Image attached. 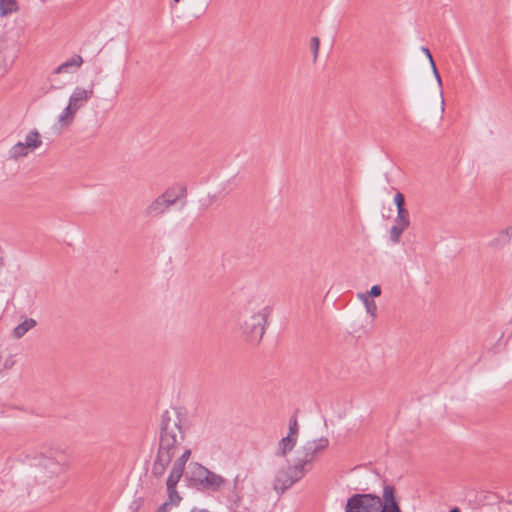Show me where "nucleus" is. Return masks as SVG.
Segmentation results:
<instances>
[{
    "mask_svg": "<svg viewBox=\"0 0 512 512\" xmlns=\"http://www.w3.org/2000/svg\"><path fill=\"white\" fill-rule=\"evenodd\" d=\"M186 418L178 410L172 413L165 411L161 416L159 446L156 457L151 468V475L157 479L161 478L176 449L185 439Z\"/></svg>",
    "mask_w": 512,
    "mask_h": 512,
    "instance_id": "f257e3e1",
    "label": "nucleus"
},
{
    "mask_svg": "<svg viewBox=\"0 0 512 512\" xmlns=\"http://www.w3.org/2000/svg\"><path fill=\"white\" fill-rule=\"evenodd\" d=\"M272 309L260 297L246 300L238 311V324L245 341L259 344L266 330Z\"/></svg>",
    "mask_w": 512,
    "mask_h": 512,
    "instance_id": "f03ea898",
    "label": "nucleus"
},
{
    "mask_svg": "<svg viewBox=\"0 0 512 512\" xmlns=\"http://www.w3.org/2000/svg\"><path fill=\"white\" fill-rule=\"evenodd\" d=\"M38 481L52 494L58 493L67 483L66 470L69 467L63 451H50L39 462Z\"/></svg>",
    "mask_w": 512,
    "mask_h": 512,
    "instance_id": "7ed1b4c3",
    "label": "nucleus"
},
{
    "mask_svg": "<svg viewBox=\"0 0 512 512\" xmlns=\"http://www.w3.org/2000/svg\"><path fill=\"white\" fill-rule=\"evenodd\" d=\"M307 472L308 469H303L300 464L295 462L286 469L278 471L273 481V489L278 495H281L301 480Z\"/></svg>",
    "mask_w": 512,
    "mask_h": 512,
    "instance_id": "20e7f679",
    "label": "nucleus"
},
{
    "mask_svg": "<svg viewBox=\"0 0 512 512\" xmlns=\"http://www.w3.org/2000/svg\"><path fill=\"white\" fill-rule=\"evenodd\" d=\"M381 496L374 493H355L346 502L345 512H379Z\"/></svg>",
    "mask_w": 512,
    "mask_h": 512,
    "instance_id": "39448f33",
    "label": "nucleus"
},
{
    "mask_svg": "<svg viewBox=\"0 0 512 512\" xmlns=\"http://www.w3.org/2000/svg\"><path fill=\"white\" fill-rule=\"evenodd\" d=\"M328 445L329 440L326 437L308 441L302 446L301 456H298L295 462L300 464L303 469H307V467L314 461L317 455L324 451ZM309 469L310 468H308V470Z\"/></svg>",
    "mask_w": 512,
    "mask_h": 512,
    "instance_id": "423d86ee",
    "label": "nucleus"
},
{
    "mask_svg": "<svg viewBox=\"0 0 512 512\" xmlns=\"http://www.w3.org/2000/svg\"><path fill=\"white\" fill-rule=\"evenodd\" d=\"M381 508L379 512H402L396 488L391 484H385L382 489Z\"/></svg>",
    "mask_w": 512,
    "mask_h": 512,
    "instance_id": "0eeeda50",
    "label": "nucleus"
},
{
    "mask_svg": "<svg viewBox=\"0 0 512 512\" xmlns=\"http://www.w3.org/2000/svg\"><path fill=\"white\" fill-rule=\"evenodd\" d=\"M226 482L227 481L224 477L208 469L198 487V490L218 492Z\"/></svg>",
    "mask_w": 512,
    "mask_h": 512,
    "instance_id": "6e6552de",
    "label": "nucleus"
},
{
    "mask_svg": "<svg viewBox=\"0 0 512 512\" xmlns=\"http://www.w3.org/2000/svg\"><path fill=\"white\" fill-rule=\"evenodd\" d=\"M207 470V467L198 462L190 463L189 470L185 474V479L188 482V485L192 488L198 489Z\"/></svg>",
    "mask_w": 512,
    "mask_h": 512,
    "instance_id": "1a4fd4ad",
    "label": "nucleus"
},
{
    "mask_svg": "<svg viewBox=\"0 0 512 512\" xmlns=\"http://www.w3.org/2000/svg\"><path fill=\"white\" fill-rule=\"evenodd\" d=\"M93 94V85H91L88 89L76 87L70 95L68 103L78 111L91 99Z\"/></svg>",
    "mask_w": 512,
    "mask_h": 512,
    "instance_id": "9d476101",
    "label": "nucleus"
},
{
    "mask_svg": "<svg viewBox=\"0 0 512 512\" xmlns=\"http://www.w3.org/2000/svg\"><path fill=\"white\" fill-rule=\"evenodd\" d=\"M180 476H175L173 474L168 475V478L166 480V487H167V493H168V501L171 502L172 505L177 506L181 501V496L179 495L176 487L178 482L180 481Z\"/></svg>",
    "mask_w": 512,
    "mask_h": 512,
    "instance_id": "9b49d317",
    "label": "nucleus"
},
{
    "mask_svg": "<svg viewBox=\"0 0 512 512\" xmlns=\"http://www.w3.org/2000/svg\"><path fill=\"white\" fill-rule=\"evenodd\" d=\"M170 205L162 198L158 196L145 210V214L148 217H157L162 215Z\"/></svg>",
    "mask_w": 512,
    "mask_h": 512,
    "instance_id": "f8f14e48",
    "label": "nucleus"
},
{
    "mask_svg": "<svg viewBox=\"0 0 512 512\" xmlns=\"http://www.w3.org/2000/svg\"><path fill=\"white\" fill-rule=\"evenodd\" d=\"M190 456L191 449H185L181 456L174 461L170 474L182 477L184 474L186 463L189 460Z\"/></svg>",
    "mask_w": 512,
    "mask_h": 512,
    "instance_id": "ddd939ff",
    "label": "nucleus"
},
{
    "mask_svg": "<svg viewBox=\"0 0 512 512\" xmlns=\"http://www.w3.org/2000/svg\"><path fill=\"white\" fill-rule=\"evenodd\" d=\"M297 443V437L286 436L278 442V448L275 452L276 456L285 457L290 451L293 450Z\"/></svg>",
    "mask_w": 512,
    "mask_h": 512,
    "instance_id": "4468645a",
    "label": "nucleus"
},
{
    "mask_svg": "<svg viewBox=\"0 0 512 512\" xmlns=\"http://www.w3.org/2000/svg\"><path fill=\"white\" fill-rule=\"evenodd\" d=\"M187 189L185 186L181 185L179 187V193L176 192V188H168L164 193L161 194L162 198L166 200V202L172 206L174 205L179 199L186 196Z\"/></svg>",
    "mask_w": 512,
    "mask_h": 512,
    "instance_id": "2eb2a0df",
    "label": "nucleus"
},
{
    "mask_svg": "<svg viewBox=\"0 0 512 512\" xmlns=\"http://www.w3.org/2000/svg\"><path fill=\"white\" fill-rule=\"evenodd\" d=\"M37 325V322L33 318H25V320L18 324L12 332V336L15 339L22 338L29 330L34 328Z\"/></svg>",
    "mask_w": 512,
    "mask_h": 512,
    "instance_id": "dca6fc26",
    "label": "nucleus"
},
{
    "mask_svg": "<svg viewBox=\"0 0 512 512\" xmlns=\"http://www.w3.org/2000/svg\"><path fill=\"white\" fill-rule=\"evenodd\" d=\"M82 63H83V58L80 55H74L70 59H68L61 65H59L54 70V73L55 74L67 73L70 71L69 70L70 68H78L82 65Z\"/></svg>",
    "mask_w": 512,
    "mask_h": 512,
    "instance_id": "f3484780",
    "label": "nucleus"
},
{
    "mask_svg": "<svg viewBox=\"0 0 512 512\" xmlns=\"http://www.w3.org/2000/svg\"><path fill=\"white\" fill-rule=\"evenodd\" d=\"M511 238L512 237L510 236L509 231L503 229L498 233V235L494 239H492L488 243V245L489 247L494 249H501L510 243Z\"/></svg>",
    "mask_w": 512,
    "mask_h": 512,
    "instance_id": "a211bd4d",
    "label": "nucleus"
},
{
    "mask_svg": "<svg viewBox=\"0 0 512 512\" xmlns=\"http://www.w3.org/2000/svg\"><path fill=\"white\" fill-rule=\"evenodd\" d=\"M31 150L23 143L18 142L9 149V158L18 160L19 158L25 157Z\"/></svg>",
    "mask_w": 512,
    "mask_h": 512,
    "instance_id": "6ab92c4d",
    "label": "nucleus"
},
{
    "mask_svg": "<svg viewBox=\"0 0 512 512\" xmlns=\"http://www.w3.org/2000/svg\"><path fill=\"white\" fill-rule=\"evenodd\" d=\"M30 150H35L42 145V140L40 133L33 129L31 130L25 137V141L23 142Z\"/></svg>",
    "mask_w": 512,
    "mask_h": 512,
    "instance_id": "aec40b11",
    "label": "nucleus"
},
{
    "mask_svg": "<svg viewBox=\"0 0 512 512\" xmlns=\"http://www.w3.org/2000/svg\"><path fill=\"white\" fill-rule=\"evenodd\" d=\"M359 298L362 300L365 308H366V312L372 317V318H376L377 316V305L375 303V301L363 294H359Z\"/></svg>",
    "mask_w": 512,
    "mask_h": 512,
    "instance_id": "412c9836",
    "label": "nucleus"
},
{
    "mask_svg": "<svg viewBox=\"0 0 512 512\" xmlns=\"http://www.w3.org/2000/svg\"><path fill=\"white\" fill-rule=\"evenodd\" d=\"M17 10L16 0H0V15L5 16Z\"/></svg>",
    "mask_w": 512,
    "mask_h": 512,
    "instance_id": "4be33fe9",
    "label": "nucleus"
},
{
    "mask_svg": "<svg viewBox=\"0 0 512 512\" xmlns=\"http://www.w3.org/2000/svg\"><path fill=\"white\" fill-rule=\"evenodd\" d=\"M395 223L399 224L401 226H404L406 228L409 227L410 217H409V211L406 208L397 210V216L395 218Z\"/></svg>",
    "mask_w": 512,
    "mask_h": 512,
    "instance_id": "5701e85b",
    "label": "nucleus"
},
{
    "mask_svg": "<svg viewBox=\"0 0 512 512\" xmlns=\"http://www.w3.org/2000/svg\"><path fill=\"white\" fill-rule=\"evenodd\" d=\"M77 110L69 103L59 115V121L64 123H71Z\"/></svg>",
    "mask_w": 512,
    "mask_h": 512,
    "instance_id": "b1692460",
    "label": "nucleus"
},
{
    "mask_svg": "<svg viewBox=\"0 0 512 512\" xmlns=\"http://www.w3.org/2000/svg\"><path fill=\"white\" fill-rule=\"evenodd\" d=\"M405 229L407 228L395 223L390 229V240L393 243H398Z\"/></svg>",
    "mask_w": 512,
    "mask_h": 512,
    "instance_id": "393cba45",
    "label": "nucleus"
},
{
    "mask_svg": "<svg viewBox=\"0 0 512 512\" xmlns=\"http://www.w3.org/2000/svg\"><path fill=\"white\" fill-rule=\"evenodd\" d=\"M298 420L296 415H292L289 419V432L287 436L297 437L298 434Z\"/></svg>",
    "mask_w": 512,
    "mask_h": 512,
    "instance_id": "a878e982",
    "label": "nucleus"
},
{
    "mask_svg": "<svg viewBox=\"0 0 512 512\" xmlns=\"http://www.w3.org/2000/svg\"><path fill=\"white\" fill-rule=\"evenodd\" d=\"M320 40L318 37H312L310 42L311 51L313 53V61L316 62L319 53Z\"/></svg>",
    "mask_w": 512,
    "mask_h": 512,
    "instance_id": "bb28decb",
    "label": "nucleus"
},
{
    "mask_svg": "<svg viewBox=\"0 0 512 512\" xmlns=\"http://www.w3.org/2000/svg\"><path fill=\"white\" fill-rule=\"evenodd\" d=\"M394 203L397 210L405 208V197L401 192H397L394 196Z\"/></svg>",
    "mask_w": 512,
    "mask_h": 512,
    "instance_id": "cd10ccee",
    "label": "nucleus"
},
{
    "mask_svg": "<svg viewBox=\"0 0 512 512\" xmlns=\"http://www.w3.org/2000/svg\"><path fill=\"white\" fill-rule=\"evenodd\" d=\"M365 296L371 298V297H378L381 295V287L379 285H373L369 291H367Z\"/></svg>",
    "mask_w": 512,
    "mask_h": 512,
    "instance_id": "c85d7f7f",
    "label": "nucleus"
},
{
    "mask_svg": "<svg viewBox=\"0 0 512 512\" xmlns=\"http://www.w3.org/2000/svg\"><path fill=\"white\" fill-rule=\"evenodd\" d=\"M171 502H164L161 504L155 512H169L172 508Z\"/></svg>",
    "mask_w": 512,
    "mask_h": 512,
    "instance_id": "c756f323",
    "label": "nucleus"
},
{
    "mask_svg": "<svg viewBox=\"0 0 512 512\" xmlns=\"http://www.w3.org/2000/svg\"><path fill=\"white\" fill-rule=\"evenodd\" d=\"M422 52L427 56L429 62H430V65L431 66H434V59H433V56L430 52V50L427 48V47H422Z\"/></svg>",
    "mask_w": 512,
    "mask_h": 512,
    "instance_id": "7c9ffc66",
    "label": "nucleus"
},
{
    "mask_svg": "<svg viewBox=\"0 0 512 512\" xmlns=\"http://www.w3.org/2000/svg\"><path fill=\"white\" fill-rule=\"evenodd\" d=\"M431 68H432L433 74H434L438 84L441 85L442 81H441L440 74L437 70L436 64L434 63V66H431Z\"/></svg>",
    "mask_w": 512,
    "mask_h": 512,
    "instance_id": "2f4dec72",
    "label": "nucleus"
},
{
    "mask_svg": "<svg viewBox=\"0 0 512 512\" xmlns=\"http://www.w3.org/2000/svg\"><path fill=\"white\" fill-rule=\"evenodd\" d=\"M14 365V361L12 358H8L5 360L4 364H3V368L4 369H11Z\"/></svg>",
    "mask_w": 512,
    "mask_h": 512,
    "instance_id": "473e14b6",
    "label": "nucleus"
},
{
    "mask_svg": "<svg viewBox=\"0 0 512 512\" xmlns=\"http://www.w3.org/2000/svg\"><path fill=\"white\" fill-rule=\"evenodd\" d=\"M449 512H461L460 508L455 506V507H452Z\"/></svg>",
    "mask_w": 512,
    "mask_h": 512,
    "instance_id": "72a5a7b5",
    "label": "nucleus"
},
{
    "mask_svg": "<svg viewBox=\"0 0 512 512\" xmlns=\"http://www.w3.org/2000/svg\"><path fill=\"white\" fill-rule=\"evenodd\" d=\"M5 265V260L0 256V269Z\"/></svg>",
    "mask_w": 512,
    "mask_h": 512,
    "instance_id": "f704fd0d",
    "label": "nucleus"
},
{
    "mask_svg": "<svg viewBox=\"0 0 512 512\" xmlns=\"http://www.w3.org/2000/svg\"><path fill=\"white\" fill-rule=\"evenodd\" d=\"M509 231L510 236L512 237V225L506 228Z\"/></svg>",
    "mask_w": 512,
    "mask_h": 512,
    "instance_id": "c9c22d12",
    "label": "nucleus"
},
{
    "mask_svg": "<svg viewBox=\"0 0 512 512\" xmlns=\"http://www.w3.org/2000/svg\"><path fill=\"white\" fill-rule=\"evenodd\" d=\"M180 0H174L175 3H178Z\"/></svg>",
    "mask_w": 512,
    "mask_h": 512,
    "instance_id": "e433bc0d",
    "label": "nucleus"
}]
</instances>
